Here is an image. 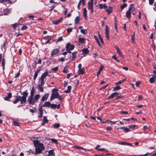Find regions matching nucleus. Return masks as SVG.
<instances>
[{
	"instance_id": "1",
	"label": "nucleus",
	"mask_w": 156,
	"mask_h": 156,
	"mask_svg": "<svg viewBox=\"0 0 156 156\" xmlns=\"http://www.w3.org/2000/svg\"><path fill=\"white\" fill-rule=\"evenodd\" d=\"M33 142L34 146L35 147V152L34 153V151L30 149L29 151V153L32 154H36L41 153L42 151L45 149V147L44 146L43 144L37 140H33Z\"/></svg>"
},
{
	"instance_id": "2",
	"label": "nucleus",
	"mask_w": 156,
	"mask_h": 156,
	"mask_svg": "<svg viewBox=\"0 0 156 156\" xmlns=\"http://www.w3.org/2000/svg\"><path fill=\"white\" fill-rule=\"evenodd\" d=\"M23 96L22 97L19 96L16 97V100L13 103L14 104L17 103L18 102L20 101L21 104L25 103L26 101L27 97L28 95V93L26 92H23Z\"/></svg>"
},
{
	"instance_id": "3",
	"label": "nucleus",
	"mask_w": 156,
	"mask_h": 156,
	"mask_svg": "<svg viewBox=\"0 0 156 156\" xmlns=\"http://www.w3.org/2000/svg\"><path fill=\"white\" fill-rule=\"evenodd\" d=\"M58 90L56 89H53L52 90L51 94L50 99L51 101H52L55 98H58L60 101L62 100V98L61 96L58 93Z\"/></svg>"
},
{
	"instance_id": "4",
	"label": "nucleus",
	"mask_w": 156,
	"mask_h": 156,
	"mask_svg": "<svg viewBox=\"0 0 156 156\" xmlns=\"http://www.w3.org/2000/svg\"><path fill=\"white\" fill-rule=\"evenodd\" d=\"M40 97V95L39 94H36L34 96V97H29L28 98L27 101L29 104L34 105L36 101H37Z\"/></svg>"
},
{
	"instance_id": "5",
	"label": "nucleus",
	"mask_w": 156,
	"mask_h": 156,
	"mask_svg": "<svg viewBox=\"0 0 156 156\" xmlns=\"http://www.w3.org/2000/svg\"><path fill=\"white\" fill-rule=\"evenodd\" d=\"M74 45L71 44L70 43H68L66 44V47L67 50H72L74 49Z\"/></svg>"
},
{
	"instance_id": "6",
	"label": "nucleus",
	"mask_w": 156,
	"mask_h": 156,
	"mask_svg": "<svg viewBox=\"0 0 156 156\" xmlns=\"http://www.w3.org/2000/svg\"><path fill=\"white\" fill-rule=\"evenodd\" d=\"M88 9L91 10V12L93 13V3L88 2Z\"/></svg>"
},
{
	"instance_id": "7",
	"label": "nucleus",
	"mask_w": 156,
	"mask_h": 156,
	"mask_svg": "<svg viewBox=\"0 0 156 156\" xmlns=\"http://www.w3.org/2000/svg\"><path fill=\"white\" fill-rule=\"evenodd\" d=\"M59 52V48H56L52 50L51 51V55L52 56L56 55L58 54Z\"/></svg>"
},
{
	"instance_id": "8",
	"label": "nucleus",
	"mask_w": 156,
	"mask_h": 156,
	"mask_svg": "<svg viewBox=\"0 0 156 156\" xmlns=\"http://www.w3.org/2000/svg\"><path fill=\"white\" fill-rule=\"evenodd\" d=\"M109 33L108 27L107 25H106L105 27V35L106 39L108 40L109 39Z\"/></svg>"
},
{
	"instance_id": "9",
	"label": "nucleus",
	"mask_w": 156,
	"mask_h": 156,
	"mask_svg": "<svg viewBox=\"0 0 156 156\" xmlns=\"http://www.w3.org/2000/svg\"><path fill=\"white\" fill-rule=\"evenodd\" d=\"M132 8H129L128 10L127 11L126 13V15L125 16L129 20L131 17V12L130 9Z\"/></svg>"
},
{
	"instance_id": "10",
	"label": "nucleus",
	"mask_w": 156,
	"mask_h": 156,
	"mask_svg": "<svg viewBox=\"0 0 156 156\" xmlns=\"http://www.w3.org/2000/svg\"><path fill=\"white\" fill-rule=\"evenodd\" d=\"M49 94L48 93L45 94L43 97L42 98L41 101H46L47 98H48Z\"/></svg>"
},
{
	"instance_id": "11",
	"label": "nucleus",
	"mask_w": 156,
	"mask_h": 156,
	"mask_svg": "<svg viewBox=\"0 0 156 156\" xmlns=\"http://www.w3.org/2000/svg\"><path fill=\"white\" fill-rule=\"evenodd\" d=\"M131 7L132 8L130 9V11H132V12L133 14L134 15H135L136 13L135 11V8L134 7L133 5V4H130L129 8H131Z\"/></svg>"
},
{
	"instance_id": "12",
	"label": "nucleus",
	"mask_w": 156,
	"mask_h": 156,
	"mask_svg": "<svg viewBox=\"0 0 156 156\" xmlns=\"http://www.w3.org/2000/svg\"><path fill=\"white\" fill-rule=\"evenodd\" d=\"M46 153L48 154V156H54L55 154L53 150H50L49 151H46Z\"/></svg>"
},
{
	"instance_id": "13",
	"label": "nucleus",
	"mask_w": 156,
	"mask_h": 156,
	"mask_svg": "<svg viewBox=\"0 0 156 156\" xmlns=\"http://www.w3.org/2000/svg\"><path fill=\"white\" fill-rule=\"evenodd\" d=\"M84 68L79 69L78 71V74L79 75L83 74L84 73Z\"/></svg>"
},
{
	"instance_id": "14",
	"label": "nucleus",
	"mask_w": 156,
	"mask_h": 156,
	"mask_svg": "<svg viewBox=\"0 0 156 156\" xmlns=\"http://www.w3.org/2000/svg\"><path fill=\"white\" fill-rule=\"evenodd\" d=\"M39 113V114L38 116V118H41L43 116V109L41 107L39 108L38 109Z\"/></svg>"
},
{
	"instance_id": "15",
	"label": "nucleus",
	"mask_w": 156,
	"mask_h": 156,
	"mask_svg": "<svg viewBox=\"0 0 156 156\" xmlns=\"http://www.w3.org/2000/svg\"><path fill=\"white\" fill-rule=\"evenodd\" d=\"M63 19V18L62 17L60 19L52 21V23L54 24H58Z\"/></svg>"
},
{
	"instance_id": "16",
	"label": "nucleus",
	"mask_w": 156,
	"mask_h": 156,
	"mask_svg": "<svg viewBox=\"0 0 156 156\" xmlns=\"http://www.w3.org/2000/svg\"><path fill=\"white\" fill-rule=\"evenodd\" d=\"M82 3L83 6L85 5V0H80L77 5V8L78 9H80V7L81 3Z\"/></svg>"
},
{
	"instance_id": "17",
	"label": "nucleus",
	"mask_w": 156,
	"mask_h": 156,
	"mask_svg": "<svg viewBox=\"0 0 156 156\" xmlns=\"http://www.w3.org/2000/svg\"><path fill=\"white\" fill-rule=\"evenodd\" d=\"M105 9H106V11L108 12V14L111 13L112 11V8L111 7H107V8Z\"/></svg>"
},
{
	"instance_id": "18",
	"label": "nucleus",
	"mask_w": 156,
	"mask_h": 156,
	"mask_svg": "<svg viewBox=\"0 0 156 156\" xmlns=\"http://www.w3.org/2000/svg\"><path fill=\"white\" fill-rule=\"evenodd\" d=\"M87 10L86 8H84L83 9V15L84 16L85 18L86 19H87Z\"/></svg>"
},
{
	"instance_id": "19",
	"label": "nucleus",
	"mask_w": 156,
	"mask_h": 156,
	"mask_svg": "<svg viewBox=\"0 0 156 156\" xmlns=\"http://www.w3.org/2000/svg\"><path fill=\"white\" fill-rule=\"evenodd\" d=\"M48 72L46 71V72H45V73H43L41 75V79L44 80V78L48 75Z\"/></svg>"
},
{
	"instance_id": "20",
	"label": "nucleus",
	"mask_w": 156,
	"mask_h": 156,
	"mask_svg": "<svg viewBox=\"0 0 156 156\" xmlns=\"http://www.w3.org/2000/svg\"><path fill=\"white\" fill-rule=\"evenodd\" d=\"M12 97V93H9L8 94L7 96H5L4 98V99L5 101H8L9 99L11 98Z\"/></svg>"
},
{
	"instance_id": "21",
	"label": "nucleus",
	"mask_w": 156,
	"mask_h": 156,
	"mask_svg": "<svg viewBox=\"0 0 156 156\" xmlns=\"http://www.w3.org/2000/svg\"><path fill=\"white\" fill-rule=\"evenodd\" d=\"M51 103L49 101L46 102L44 103L42 105L43 107H47L50 106Z\"/></svg>"
},
{
	"instance_id": "22",
	"label": "nucleus",
	"mask_w": 156,
	"mask_h": 156,
	"mask_svg": "<svg viewBox=\"0 0 156 156\" xmlns=\"http://www.w3.org/2000/svg\"><path fill=\"white\" fill-rule=\"evenodd\" d=\"M85 40H86V39L84 38H81L80 37H79L78 38L79 42L81 44L83 43L84 42V41H85Z\"/></svg>"
},
{
	"instance_id": "23",
	"label": "nucleus",
	"mask_w": 156,
	"mask_h": 156,
	"mask_svg": "<svg viewBox=\"0 0 156 156\" xmlns=\"http://www.w3.org/2000/svg\"><path fill=\"white\" fill-rule=\"evenodd\" d=\"M71 87L70 86H68L67 87V89L64 91V92L66 93H69L71 91Z\"/></svg>"
},
{
	"instance_id": "24",
	"label": "nucleus",
	"mask_w": 156,
	"mask_h": 156,
	"mask_svg": "<svg viewBox=\"0 0 156 156\" xmlns=\"http://www.w3.org/2000/svg\"><path fill=\"white\" fill-rule=\"evenodd\" d=\"M82 51L83 54H87L89 52V51L87 48H86L83 49Z\"/></svg>"
},
{
	"instance_id": "25",
	"label": "nucleus",
	"mask_w": 156,
	"mask_h": 156,
	"mask_svg": "<svg viewBox=\"0 0 156 156\" xmlns=\"http://www.w3.org/2000/svg\"><path fill=\"white\" fill-rule=\"evenodd\" d=\"M43 86L40 85V84L38 85V89L41 92H43L44 91V90L42 87Z\"/></svg>"
},
{
	"instance_id": "26",
	"label": "nucleus",
	"mask_w": 156,
	"mask_h": 156,
	"mask_svg": "<svg viewBox=\"0 0 156 156\" xmlns=\"http://www.w3.org/2000/svg\"><path fill=\"white\" fill-rule=\"evenodd\" d=\"M99 6L101 9L103 8L105 9L107 8V6L105 4H99Z\"/></svg>"
},
{
	"instance_id": "27",
	"label": "nucleus",
	"mask_w": 156,
	"mask_h": 156,
	"mask_svg": "<svg viewBox=\"0 0 156 156\" xmlns=\"http://www.w3.org/2000/svg\"><path fill=\"white\" fill-rule=\"evenodd\" d=\"M116 49L117 51V52L118 53L120 56H122V54L121 52V51H120L119 47H116Z\"/></svg>"
},
{
	"instance_id": "28",
	"label": "nucleus",
	"mask_w": 156,
	"mask_h": 156,
	"mask_svg": "<svg viewBox=\"0 0 156 156\" xmlns=\"http://www.w3.org/2000/svg\"><path fill=\"white\" fill-rule=\"evenodd\" d=\"M35 90L34 87H33L30 92V95L29 97H34Z\"/></svg>"
},
{
	"instance_id": "29",
	"label": "nucleus",
	"mask_w": 156,
	"mask_h": 156,
	"mask_svg": "<svg viewBox=\"0 0 156 156\" xmlns=\"http://www.w3.org/2000/svg\"><path fill=\"white\" fill-rule=\"evenodd\" d=\"M76 51H74L72 53V59H71L72 61H73V60H74L75 59V58H76L75 55H76Z\"/></svg>"
},
{
	"instance_id": "30",
	"label": "nucleus",
	"mask_w": 156,
	"mask_h": 156,
	"mask_svg": "<svg viewBox=\"0 0 156 156\" xmlns=\"http://www.w3.org/2000/svg\"><path fill=\"white\" fill-rule=\"evenodd\" d=\"M54 128L56 129L59 128L60 126V124L59 123L54 124L53 125Z\"/></svg>"
},
{
	"instance_id": "31",
	"label": "nucleus",
	"mask_w": 156,
	"mask_h": 156,
	"mask_svg": "<svg viewBox=\"0 0 156 156\" xmlns=\"http://www.w3.org/2000/svg\"><path fill=\"white\" fill-rule=\"evenodd\" d=\"M69 67L68 66H66L64 68L62 71V72L64 73H66L68 72V68Z\"/></svg>"
},
{
	"instance_id": "32",
	"label": "nucleus",
	"mask_w": 156,
	"mask_h": 156,
	"mask_svg": "<svg viewBox=\"0 0 156 156\" xmlns=\"http://www.w3.org/2000/svg\"><path fill=\"white\" fill-rule=\"evenodd\" d=\"M0 2L1 3H3L4 2H5L8 3H12V1L10 0H0Z\"/></svg>"
},
{
	"instance_id": "33",
	"label": "nucleus",
	"mask_w": 156,
	"mask_h": 156,
	"mask_svg": "<svg viewBox=\"0 0 156 156\" xmlns=\"http://www.w3.org/2000/svg\"><path fill=\"white\" fill-rule=\"evenodd\" d=\"M125 80H126V79H123L122 80H120L118 82H117V83H115V84L116 85H119V84H121L122 83V82L125 81Z\"/></svg>"
},
{
	"instance_id": "34",
	"label": "nucleus",
	"mask_w": 156,
	"mask_h": 156,
	"mask_svg": "<svg viewBox=\"0 0 156 156\" xmlns=\"http://www.w3.org/2000/svg\"><path fill=\"white\" fill-rule=\"evenodd\" d=\"M80 17L79 16H76L75 20V23L76 24H77L79 23V21Z\"/></svg>"
},
{
	"instance_id": "35",
	"label": "nucleus",
	"mask_w": 156,
	"mask_h": 156,
	"mask_svg": "<svg viewBox=\"0 0 156 156\" xmlns=\"http://www.w3.org/2000/svg\"><path fill=\"white\" fill-rule=\"evenodd\" d=\"M75 148H76V149H82V150H84L85 152L86 151V150L83 147H80V146H75L74 147Z\"/></svg>"
},
{
	"instance_id": "36",
	"label": "nucleus",
	"mask_w": 156,
	"mask_h": 156,
	"mask_svg": "<svg viewBox=\"0 0 156 156\" xmlns=\"http://www.w3.org/2000/svg\"><path fill=\"white\" fill-rule=\"evenodd\" d=\"M154 77H151L149 79V81L151 83H153L155 81Z\"/></svg>"
},
{
	"instance_id": "37",
	"label": "nucleus",
	"mask_w": 156,
	"mask_h": 156,
	"mask_svg": "<svg viewBox=\"0 0 156 156\" xmlns=\"http://www.w3.org/2000/svg\"><path fill=\"white\" fill-rule=\"evenodd\" d=\"M121 89V87L119 86H117L115 87L113 90V91H115L117 90H119Z\"/></svg>"
},
{
	"instance_id": "38",
	"label": "nucleus",
	"mask_w": 156,
	"mask_h": 156,
	"mask_svg": "<svg viewBox=\"0 0 156 156\" xmlns=\"http://www.w3.org/2000/svg\"><path fill=\"white\" fill-rule=\"evenodd\" d=\"M19 25L18 23H15L14 24L11 25L12 26L13 28L14 29H15L16 27Z\"/></svg>"
},
{
	"instance_id": "39",
	"label": "nucleus",
	"mask_w": 156,
	"mask_h": 156,
	"mask_svg": "<svg viewBox=\"0 0 156 156\" xmlns=\"http://www.w3.org/2000/svg\"><path fill=\"white\" fill-rule=\"evenodd\" d=\"M9 13L8 9H6L4 11V13L5 15H7Z\"/></svg>"
},
{
	"instance_id": "40",
	"label": "nucleus",
	"mask_w": 156,
	"mask_h": 156,
	"mask_svg": "<svg viewBox=\"0 0 156 156\" xmlns=\"http://www.w3.org/2000/svg\"><path fill=\"white\" fill-rule=\"evenodd\" d=\"M80 32L83 34H86L87 33V30H83L81 29L80 30Z\"/></svg>"
},
{
	"instance_id": "41",
	"label": "nucleus",
	"mask_w": 156,
	"mask_h": 156,
	"mask_svg": "<svg viewBox=\"0 0 156 156\" xmlns=\"http://www.w3.org/2000/svg\"><path fill=\"white\" fill-rule=\"evenodd\" d=\"M48 121V120L47 119V118L45 116H44V119L42 121V122L45 123H47Z\"/></svg>"
},
{
	"instance_id": "42",
	"label": "nucleus",
	"mask_w": 156,
	"mask_h": 156,
	"mask_svg": "<svg viewBox=\"0 0 156 156\" xmlns=\"http://www.w3.org/2000/svg\"><path fill=\"white\" fill-rule=\"evenodd\" d=\"M58 67H56L54 68H53L51 69V70L55 72L57 71L58 70Z\"/></svg>"
},
{
	"instance_id": "43",
	"label": "nucleus",
	"mask_w": 156,
	"mask_h": 156,
	"mask_svg": "<svg viewBox=\"0 0 156 156\" xmlns=\"http://www.w3.org/2000/svg\"><path fill=\"white\" fill-rule=\"evenodd\" d=\"M127 6V4L126 3H124L121 6V8L122 9L125 8Z\"/></svg>"
},
{
	"instance_id": "44",
	"label": "nucleus",
	"mask_w": 156,
	"mask_h": 156,
	"mask_svg": "<svg viewBox=\"0 0 156 156\" xmlns=\"http://www.w3.org/2000/svg\"><path fill=\"white\" fill-rule=\"evenodd\" d=\"M50 106L52 108H55L57 107V105L54 104H50Z\"/></svg>"
},
{
	"instance_id": "45",
	"label": "nucleus",
	"mask_w": 156,
	"mask_h": 156,
	"mask_svg": "<svg viewBox=\"0 0 156 156\" xmlns=\"http://www.w3.org/2000/svg\"><path fill=\"white\" fill-rule=\"evenodd\" d=\"M38 75V72H36L34 74V79L35 80L37 77Z\"/></svg>"
},
{
	"instance_id": "46",
	"label": "nucleus",
	"mask_w": 156,
	"mask_h": 156,
	"mask_svg": "<svg viewBox=\"0 0 156 156\" xmlns=\"http://www.w3.org/2000/svg\"><path fill=\"white\" fill-rule=\"evenodd\" d=\"M7 43V42L6 41H5L1 45V47H2V49L3 48H4L5 47L6 44Z\"/></svg>"
},
{
	"instance_id": "47",
	"label": "nucleus",
	"mask_w": 156,
	"mask_h": 156,
	"mask_svg": "<svg viewBox=\"0 0 156 156\" xmlns=\"http://www.w3.org/2000/svg\"><path fill=\"white\" fill-rule=\"evenodd\" d=\"M98 36H99V38L101 42V43H102V44H103L104 41H103V38L100 35L99 33H98Z\"/></svg>"
},
{
	"instance_id": "48",
	"label": "nucleus",
	"mask_w": 156,
	"mask_h": 156,
	"mask_svg": "<svg viewBox=\"0 0 156 156\" xmlns=\"http://www.w3.org/2000/svg\"><path fill=\"white\" fill-rule=\"evenodd\" d=\"M44 83V80L41 79V84H40V85L43 86Z\"/></svg>"
},
{
	"instance_id": "49",
	"label": "nucleus",
	"mask_w": 156,
	"mask_h": 156,
	"mask_svg": "<svg viewBox=\"0 0 156 156\" xmlns=\"http://www.w3.org/2000/svg\"><path fill=\"white\" fill-rule=\"evenodd\" d=\"M115 95L114 94V93H112L111 95L108 98V99L113 98L115 96Z\"/></svg>"
},
{
	"instance_id": "50",
	"label": "nucleus",
	"mask_w": 156,
	"mask_h": 156,
	"mask_svg": "<svg viewBox=\"0 0 156 156\" xmlns=\"http://www.w3.org/2000/svg\"><path fill=\"white\" fill-rule=\"evenodd\" d=\"M67 31V32L70 33L71 32H72L73 31V29L72 28H68L66 30Z\"/></svg>"
},
{
	"instance_id": "51",
	"label": "nucleus",
	"mask_w": 156,
	"mask_h": 156,
	"mask_svg": "<svg viewBox=\"0 0 156 156\" xmlns=\"http://www.w3.org/2000/svg\"><path fill=\"white\" fill-rule=\"evenodd\" d=\"M98 151H105L106 152H108V151L107 150H106V149H105V148H100V149H98Z\"/></svg>"
},
{
	"instance_id": "52",
	"label": "nucleus",
	"mask_w": 156,
	"mask_h": 156,
	"mask_svg": "<svg viewBox=\"0 0 156 156\" xmlns=\"http://www.w3.org/2000/svg\"><path fill=\"white\" fill-rule=\"evenodd\" d=\"M13 124L14 125L16 126H19V124L18 122H16V121L13 122Z\"/></svg>"
},
{
	"instance_id": "53",
	"label": "nucleus",
	"mask_w": 156,
	"mask_h": 156,
	"mask_svg": "<svg viewBox=\"0 0 156 156\" xmlns=\"http://www.w3.org/2000/svg\"><path fill=\"white\" fill-rule=\"evenodd\" d=\"M27 27L26 26V25H24V26H23L22 27H21V30H26V29H27Z\"/></svg>"
},
{
	"instance_id": "54",
	"label": "nucleus",
	"mask_w": 156,
	"mask_h": 156,
	"mask_svg": "<svg viewBox=\"0 0 156 156\" xmlns=\"http://www.w3.org/2000/svg\"><path fill=\"white\" fill-rule=\"evenodd\" d=\"M51 141L53 142V143H57V140L56 139H54V138H53V139H51Z\"/></svg>"
},
{
	"instance_id": "55",
	"label": "nucleus",
	"mask_w": 156,
	"mask_h": 156,
	"mask_svg": "<svg viewBox=\"0 0 156 156\" xmlns=\"http://www.w3.org/2000/svg\"><path fill=\"white\" fill-rule=\"evenodd\" d=\"M126 142H122L120 141V142H119L118 143L119 144H121V145H125Z\"/></svg>"
},
{
	"instance_id": "56",
	"label": "nucleus",
	"mask_w": 156,
	"mask_h": 156,
	"mask_svg": "<svg viewBox=\"0 0 156 156\" xmlns=\"http://www.w3.org/2000/svg\"><path fill=\"white\" fill-rule=\"evenodd\" d=\"M134 36H135V33H134L133 35L131 37V40L132 41L133 43H134Z\"/></svg>"
},
{
	"instance_id": "57",
	"label": "nucleus",
	"mask_w": 156,
	"mask_h": 156,
	"mask_svg": "<svg viewBox=\"0 0 156 156\" xmlns=\"http://www.w3.org/2000/svg\"><path fill=\"white\" fill-rule=\"evenodd\" d=\"M117 22H115V27L117 31H118L117 30Z\"/></svg>"
},
{
	"instance_id": "58",
	"label": "nucleus",
	"mask_w": 156,
	"mask_h": 156,
	"mask_svg": "<svg viewBox=\"0 0 156 156\" xmlns=\"http://www.w3.org/2000/svg\"><path fill=\"white\" fill-rule=\"evenodd\" d=\"M62 40H63L62 37H60L58 38L57 42H60V41H62Z\"/></svg>"
},
{
	"instance_id": "59",
	"label": "nucleus",
	"mask_w": 156,
	"mask_h": 156,
	"mask_svg": "<svg viewBox=\"0 0 156 156\" xmlns=\"http://www.w3.org/2000/svg\"><path fill=\"white\" fill-rule=\"evenodd\" d=\"M135 126H136L135 125H131L129 126V128H130L133 129V128H135Z\"/></svg>"
},
{
	"instance_id": "60",
	"label": "nucleus",
	"mask_w": 156,
	"mask_h": 156,
	"mask_svg": "<svg viewBox=\"0 0 156 156\" xmlns=\"http://www.w3.org/2000/svg\"><path fill=\"white\" fill-rule=\"evenodd\" d=\"M103 68L104 67L102 65H101L99 68V70L101 72V71L103 69Z\"/></svg>"
},
{
	"instance_id": "61",
	"label": "nucleus",
	"mask_w": 156,
	"mask_h": 156,
	"mask_svg": "<svg viewBox=\"0 0 156 156\" xmlns=\"http://www.w3.org/2000/svg\"><path fill=\"white\" fill-rule=\"evenodd\" d=\"M94 38L95 39L96 41L97 42H98L99 41L98 38L97 36L94 35Z\"/></svg>"
},
{
	"instance_id": "62",
	"label": "nucleus",
	"mask_w": 156,
	"mask_h": 156,
	"mask_svg": "<svg viewBox=\"0 0 156 156\" xmlns=\"http://www.w3.org/2000/svg\"><path fill=\"white\" fill-rule=\"evenodd\" d=\"M148 154V153L144 154V155H133L132 156H146L147 155H148V154Z\"/></svg>"
},
{
	"instance_id": "63",
	"label": "nucleus",
	"mask_w": 156,
	"mask_h": 156,
	"mask_svg": "<svg viewBox=\"0 0 156 156\" xmlns=\"http://www.w3.org/2000/svg\"><path fill=\"white\" fill-rule=\"evenodd\" d=\"M149 4L151 5H152L153 3L154 0H149Z\"/></svg>"
},
{
	"instance_id": "64",
	"label": "nucleus",
	"mask_w": 156,
	"mask_h": 156,
	"mask_svg": "<svg viewBox=\"0 0 156 156\" xmlns=\"http://www.w3.org/2000/svg\"><path fill=\"white\" fill-rule=\"evenodd\" d=\"M5 61L4 58H3L2 61V65H5Z\"/></svg>"
}]
</instances>
